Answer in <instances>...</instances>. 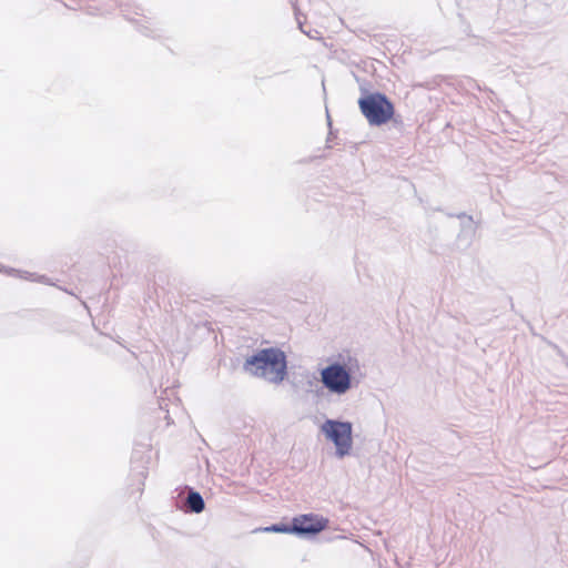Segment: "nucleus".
<instances>
[{"label":"nucleus","instance_id":"nucleus-1","mask_svg":"<svg viewBox=\"0 0 568 568\" xmlns=\"http://www.w3.org/2000/svg\"><path fill=\"white\" fill-rule=\"evenodd\" d=\"M361 365L352 355H339L320 371L323 387L337 397L347 395L359 383Z\"/></svg>","mask_w":568,"mask_h":568},{"label":"nucleus","instance_id":"nucleus-2","mask_svg":"<svg viewBox=\"0 0 568 568\" xmlns=\"http://www.w3.org/2000/svg\"><path fill=\"white\" fill-rule=\"evenodd\" d=\"M245 369L252 375L278 384L287 374L286 356L278 348H264L246 359Z\"/></svg>","mask_w":568,"mask_h":568},{"label":"nucleus","instance_id":"nucleus-3","mask_svg":"<svg viewBox=\"0 0 568 568\" xmlns=\"http://www.w3.org/2000/svg\"><path fill=\"white\" fill-rule=\"evenodd\" d=\"M325 440L333 444L335 456L339 459L348 456L353 449V424L347 420L326 418L320 426Z\"/></svg>","mask_w":568,"mask_h":568},{"label":"nucleus","instance_id":"nucleus-4","mask_svg":"<svg viewBox=\"0 0 568 568\" xmlns=\"http://www.w3.org/2000/svg\"><path fill=\"white\" fill-rule=\"evenodd\" d=\"M361 112L371 125H382L388 122L394 114L393 104L385 95L375 93L368 94L358 101Z\"/></svg>","mask_w":568,"mask_h":568},{"label":"nucleus","instance_id":"nucleus-5","mask_svg":"<svg viewBox=\"0 0 568 568\" xmlns=\"http://www.w3.org/2000/svg\"><path fill=\"white\" fill-rule=\"evenodd\" d=\"M327 524L328 520L318 515H300L292 521V531L296 535H316L324 530Z\"/></svg>","mask_w":568,"mask_h":568},{"label":"nucleus","instance_id":"nucleus-6","mask_svg":"<svg viewBox=\"0 0 568 568\" xmlns=\"http://www.w3.org/2000/svg\"><path fill=\"white\" fill-rule=\"evenodd\" d=\"M186 506L191 511L200 514L204 510L205 504L202 496L199 493L191 491L186 498Z\"/></svg>","mask_w":568,"mask_h":568},{"label":"nucleus","instance_id":"nucleus-7","mask_svg":"<svg viewBox=\"0 0 568 568\" xmlns=\"http://www.w3.org/2000/svg\"><path fill=\"white\" fill-rule=\"evenodd\" d=\"M264 531H267V532H293L292 531V526L288 527V526H280V525H273V526H270V527H265L263 529Z\"/></svg>","mask_w":568,"mask_h":568}]
</instances>
